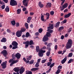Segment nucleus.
<instances>
[{
    "label": "nucleus",
    "mask_w": 74,
    "mask_h": 74,
    "mask_svg": "<svg viewBox=\"0 0 74 74\" xmlns=\"http://www.w3.org/2000/svg\"><path fill=\"white\" fill-rule=\"evenodd\" d=\"M72 42L71 39H70L68 40L67 43L66 45V49H69L71 47Z\"/></svg>",
    "instance_id": "f257e3e1"
},
{
    "label": "nucleus",
    "mask_w": 74,
    "mask_h": 74,
    "mask_svg": "<svg viewBox=\"0 0 74 74\" xmlns=\"http://www.w3.org/2000/svg\"><path fill=\"white\" fill-rule=\"evenodd\" d=\"M51 36V34L49 32H47L46 35H45L43 38V41L44 42L48 41V37Z\"/></svg>",
    "instance_id": "f03ea898"
},
{
    "label": "nucleus",
    "mask_w": 74,
    "mask_h": 74,
    "mask_svg": "<svg viewBox=\"0 0 74 74\" xmlns=\"http://www.w3.org/2000/svg\"><path fill=\"white\" fill-rule=\"evenodd\" d=\"M18 60L13 61V59H12L10 60L9 61V62L11 63V62H12L10 64V66L11 67L12 66V65H13L14 64H15V63H17V62H18Z\"/></svg>",
    "instance_id": "7ed1b4c3"
},
{
    "label": "nucleus",
    "mask_w": 74,
    "mask_h": 74,
    "mask_svg": "<svg viewBox=\"0 0 74 74\" xmlns=\"http://www.w3.org/2000/svg\"><path fill=\"white\" fill-rule=\"evenodd\" d=\"M46 52L45 50H41L39 51V56L40 57H42L43 55H44V53H45Z\"/></svg>",
    "instance_id": "20e7f679"
},
{
    "label": "nucleus",
    "mask_w": 74,
    "mask_h": 74,
    "mask_svg": "<svg viewBox=\"0 0 74 74\" xmlns=\"http://www.w3.org/2000/svg\"><path fill=\"white\" fill-rule=\"evenodd\" d=\"M10 4V5L12 6L16 5L17 4L16 1L14 0H11Z\"/></svg>",
    "instance_id": "39448f33"
},
{
    "label": "nucleus",
    "mask_w": 74,
    "mask_h": 74,
    "mask_svg": "<svg viewBox=\"0 0 74 74\" xmlns=\"http://www.w3.org/2000/svg\"><path fill=\"white\" fill-rule=\"evenodd\" d=\"M22 32L21 31H18L16 32V34L17 37H20L22 36Z\"/></svg>",
    "instance_id": "423d86ee"
},
{
    "label": "nucleus",
    "mask_w": 74,
    "mask_h": 74,
    "mask_svg": "<svg viewBox=\"0 0 74 74\" xmlns=\"http://www.w3.org/2000/svg\"><path fill=\"white\" fill-rule=\"evenodd\" d=\"M7 62L5 61V62H3L2 64H1V65L3 69H5L7 67Z\"/></svg>",
    "instance_id": "0eeeda50"
},
{
    "label": "nucleus",
    "mask_w": 74,
    "mask_h": 74,
    "mask_svg": "<svg viewBox=\"0 0 74 74\" xmlns=\"http://www.w3.org/2000/svg\"><path fill=\"white\" fill-rule=\"evenodd\" d=\"M28 1H29V0H23V4L25 7L27 6V3H28Z\"/></svg>",
    "instance_id": "6e6552de"
},
{
    "label": "nucleus",
    "mask_w": 74,
    "mask_h": 74,
    "mask_svg": "<svg viewBox=\"0 0 74 74\" xmlns=\"http://www.w3.org/2000/svg\"><path fill=\"white\" fill-rule=\"evenodd\" d=\"M1 53L3 54L5 57V56H7V55L8 53L7 51L5 50H4L2 51H1Z\"/></svg>",
    "instance_id": "1a4fd4ad"
},
{
    "label": "nucleus",
    "mask_w": 74,
    "mask_h": 74,
    "mask_svg": "<svg viewBox=\"0 0 74 74\" xmlns=\"http://www.w3.org/2000/svg\"><path fill=\"white\" fill-rule=\"evenodd\" d=\"M23 44H25V48H27V47H28V46H29V41L28 40L26 42H23Z\"/></svg>",
    "instance_id": "9d476101"
},
{
    "label": "nucleus",
    "mask_w": 74,
    "mask_h": 74,
    "mask_svg": "<svg viewBox=\"0 0 74 74\" xmlns=\"http://www.w3.org/2000/svg\"><path fill=\"white\" fill-rule=\"evenodd\" d=\"M25 71V68L23 67L21 68V69L20 70L19 73L20 74H23V72Z\"/></svg>",
    "instance_id": "9b49d317"
},
{
    "label": "nucleus",
    "mask_w": 74,
    "mask_h": 74,
    "mask_svg": "<svg viewBox=\"0 0 74 74\" xmlns=\"http://www.w3.org/2000/svg\"><path fill=\"white\" fill-rule=\"evenodd\" d=\"M21 55L20 53H18L16 54L15 56H16L18 59H20V58H21Z\"/></svg>",
    "instance_id": "f8f14e48"
},
{
    "label": "nucleus",
    "mask_w": 74,
    "mask_h": 74,
    "mask_svg": "<svg viewBox=\"0 0 74 74\" xmlns=\"http://www.w3.org/2000/svg\"><path fill=\"white\" fill-rule=\"evenodd\" d=\"M12 45L13 46H18V43L15 41H13L12 42Z\"/></svg>",
    "instance_id": "ddd939ff"
},
{
    "label": "nucleus",
    "mask_w": 74,
    "mask_h": 74,
    "mask_svg": "<svg viewBox=\"0 0 74 74\" xmlns=\"http://www.w3.org/2000/svg\"><path fill=\"white\" fill-rule=\"evenodd\" d=\"M32 17L31 16H29L27 18V23H30V21L32 20Z\"/></svg>",
    "instance_id": "4468645a"
},
{
    "label": "nucleus",
    "mask_w": 74,
    "mask_h": 74,
    "mask_svg": "<svg viewBox=\"0 0 74 74\" xmlns=\"http://www.w3.org/2000/svg\"><path fill=\"white\" fill-rule=\"evenodd\" d=\"M67 60V57H65V58L61 61L62 64L66 62V61Z\"/></svg>",
    "instance_id": "2eb2a0df"
},
{
    "label": "nucleus",
    "mask_w": 74,
    "mask_h": 74,
    "mask_svg": "<svg viewBox=\"0 0 74 74\" xmlns=\"http://www.w3.org/2000/svg\"><path fill=\"white\" fill-rule=\"evenodd\" d=\"M71 13H68V14L64 16V18H69L70 15L71 14Z\"/></svg>",
    "instance_id": "dca6fc26"
},
{
    "label": "nucleus",
    "mask_w": 74,
    "mask_h": 74,
    "mask_svg": "<svg viewBox=\"0 0 74 74\" xmlns=\"http://www.w3.org/2000/svg\"><path fill=\"white\" fill-rule=\"evenodd\" d=\"M38 5L39 7L40 8H42L43 7H44V5L43 4H42V3L41 2H39L38 3Z\"/></svg>",
    "instance_id": "f3484780"
},
{
    "label": "nucleus",
    "mask_w": 74,
    "mask_h": 74,
    "mask_svg": "<svg viewBox=\"0 0 74 74\" xmlns=\"http://www.w3.org/2000/svg\"><path fill=\"white\" fill-rule=\"evenodd\" d=\"M14 71H15V72H19V67H17L15 68L14 69Z\"/></svg>",
    "instance_id": "a211bd4d"
},
{
    "label": "nucleus",
    "mask_w": 74,
    "mask_h": 74,
    "mask_svg": "<svg viewBox=\"0 0 74 74\" xmlns=\"http://www.w3.org/2000/svg\"><path fill=\"white\" fill-rule=\"evenodd\" d=\"M49 25L51 26L47 27V29H53V24H49Z\"/></svg>",
    "instance_id": "6ab92c4d"
},
{
    "label": "nucleus",
    "mask_w": 74,
    "mask_h": 74,
    "mask_svg": "<svg viewBox=\"0 0 74 74\" xmlns=\"http://www.w3.org/2000/svg\"><path fill=\"white\" fill-rule=\"evenodd\" d=\"M7 41V40L5 38H2V39L1 40V42H6V41Z\"/></svg>",
    "instance_id": "aec40b11"
},
{
    "label": "nucleus",
    "mask_w": 74,
    "mask_h": 74,
    "mask_svg": "<svg viewBox=\"0 0 74 74\" xmlns=\"http://www.w3.org/2000/svg\"><path fill=\"white\" fill-rule=\"evenodd\" d=\"M38 68H34L31 69V71H36V70H38Z\"/></svg>",
    "instance_id": "412c9836"
},
{
    "label": "nucleus",
    "mask_w": 74,
    "mask_h": 74,
    "mask_svg": "<svg viewBox=\"0 0 74 74\" xmlns=\"http://www.w3.org/2000/svg\"><path fill=\"white\" fill-rule=\"evenodd\" d=\"M67 6H68V3H66L63 5L62 7L64 8H66L67 7Z\"/></svg>",
    "instance_id": "4be33fe9"
},
{
    "label": "nucleus",
    "mask_w": 74,
    "mask_h": 74,
    "mask_svg": "<svg viewBox=\"0 0 74 74\" xmlns=\"http://www.w3.org/2000/svg\"><path fill=\"white\" fill-rule=\"evenodd\" d=\"M32 55L30 56L29 57L27 56L26 59L28 60H31V59H32Z\"/></svg>",
    "instance_id": "5701e85b"
},
{
    "label": "nucleus",
    "mask_w": 74,
    "mask_h": 74,
    "mask_svg": "<svg viewBox=\"0 0 74 74\" xmlns=\"http://www.w3.org/2000/svg\"><path fill=\"white\" fill-rule=\"evenodd\" d=\"M36 50L37 52H38L40 51V47L39 46H37L36 47Z\"/></svg>",
    "instance_id": "b1692460"
},
{
    "label": "nucleus",
    "mask_w": 74,
    "mask_h": 74,
    "mask_svg": "<svg viewBox=\"0 0 74 74\" xmlns=\"http://www.w3.org/2000/svg\"><path fill=\"white\" fill-rule=\"evenodd\" d=\"M46 7H51V3H47V5H46Z\"/></svg>",
    "instance_id": "393cba45"
},
{
    "label": "nucleus",
    "mask_w": 74,
    "mask_h": 74,
    "mask_svg": "<svg viewBox=\"0 0 74 74\" xmlns=\"http://www.w3.org/2000/svg\"><path fill=\"white\" fill-rule=\"evenodd\" d=\"M34 43H33V41L32 40H31L29 42V45H34Z\"/></svg>",
    "instance_id": "a878e982"
},
{
    "label": "nucleus",
    "mask_w": 74,
    "mask_h": 74,
    "mask_svg": "<svg viewBox=\"0 0 74 74\" xmlns=\"http://www.w3.org/2000/svg\"><path fill=\"white\" fill-rule=\"evenodd\" d=\"M60 22H58L56 23V25H55V27H58L59 26V25H60Z\"/></svg>",
    "instance_id": "bb28decb"
},
{
    "label": "nucleus",
    "mask_w": 74,
    "mask_h": 74,
    "mask_svg": "<svg viewBox=\"0 0 74 74\" xmlns=\"http://www.w3.org/2000/svg\"><path fill=\"white\" fill-rule=\"evenodd\" d=\"M17 14H19L21 12V10L19 9H18L17 10Z\"/></svg>",
    "instance_id": "cd10ccee"
},
{
    "label": "nucleus",
    "mask_w": 74,
    "mask_h": 74,
    "mask_svg": "<svg viewBox=\"0 0 74 74\" xmlns=\"http://www.w3.org/2000/svg\"><path fill=\"white\" fill-rule=\"evenodd\" d=\"M46 15L47 19H49V13H47L46 14Z\"/></svg>",
    "instance_id": "c85d7f7f"
},
{
    "label": "nucleus",
    "mask_w": 74,
    "mask_h": 74,
    "mask_svg": "<svg viewBox=\"0 0 74 74\" xmlns=\"http://www.w3.org/2000/svg\"><path fill=\"white\" fill-rule=\"evenodd\" d=\"M5 10L7 12H9L10 11V8L8 6L6 7V8H5Z\"/></svg>",
    "instance_id": "c756f323"
},
{
    "label": "nucleus",
    "mask_w": 74,
    "mask_h": 74,
    "mask_svg": "<svg viewBox=\"0 0 74 74\" xmlns=\"http://www.w3.org/2000/svg\"><path fill=\"white\" fill-rule=\"evenodd\" d=\"M11 23L12 25L14 26L15 25V21H12L11 22Z\"/></svg>",
    "instance_id": "7c9ffc66"
},
{
    "label": "nucleus",
    "mask_w": 74,
    "mask_h": 74,
    "mask_svg": "<svg viewBox=\"0 0 74 74\" xmlns=\"http://www.w3.org/2000/svg\"><path fill=\"white\" fill-rule=\"evenodd\" d=\"M29 36H30V34H29V33L27 32L26 34L25 37H26V38H27V37H29Z\"/></svg>",
    "instance_id": "2f4dec72"
},
{
    "label": "nucleus",
    "mask_w": 74,
    "mask_h": 74,
    "mask_svg": "<svg viewBox=\"0 0 74 74\" xmlns=\"http://www.w3.org/2000/svg\"><path fill=\"white\" fill-rule=\"evenodd\" d=\"M41 15H41V19L42 21H44V15H42V14Z\"/></svg>",
    "instance_id": "473e14b6"
},
{
    "label": "nucleus",
    "mask_w": 74,
    "mask_h": 74,
    "mask_svg": "<svg viewBox=\"0 0 74 74\" xmlns=\"http://www.w3.org/2000/svg\"><path fill=\"white\" fill-rule=\"evenodd\" d=\"M26 74H32V72L31 71H27L26 72Z\"/></svg>",
    "instance_id": "72a5a7b5"
},
{
    "label": "nucleus",
    "mask_w": 74,
    "mask_h": 74,
    "mask_svg": "<svg viewBox=\"0 0 74 74\" xmlns=\"http://www.w3.org/2000/svg\"><path fill=\"white\" fill-rule=\"evenodd\" d=\"M60 72V69H58L57 71L56 72V74H59Z\"/></svg>",
    "instance_id": "f704fd0d"
},
{
    "label": "nucleus",
    "mask_w": 74,
    "mask_h": 74,
    "mask_svg": "<svg viewBox=\"0 0 74 74\" xmlns=\"http://www.w3.org/2000/svg\"><path fill=\"white\" fill-rule=\"evenodd\" d=\"M72 56H73V53H69L68 56V58H70V57H72Z\"/></svg>",
    "instance_id": "c9c22d12"
},
{
    "label": "nucleus",
    "mask_w": 74,
    "mask_h": 74,
    "mask_svg": "<svg viewBox=\"0 0 74 74\" xmlns=\"http://www.w3.org/2000/svg\"><path fill=\"white\" fill-rule=\"evenodd\" d=\"M22 32H25L26 31V29L25 28H23L21 29V31Z\"/></svg>",
    "instance_id": "e433bc0d"
},
{
    "label": "nucleus",
    "mask_w": 74,
    "mask_h": 74,
    "mask_svg": "<svg viewBox=\"0 0 74 74\" xmlns=\"http://www.w3.org/2000/svg\"><path fill=\"white\" fill-rule=\"evenodd\" d=\"M25 26L26 27V29H27L29 28V25H28V24L27 23H25Z\"/></svg>",
    "instance_id": "4c0bfd02"
},
{
    "label": "nucleus",
    "mask_w": 74,
    "mask_h": 74,
    "mask_svg": "<svg viewBox=\"0 0 74 74\" xmlns=\"http://www.w3.org/2000/svg\"><path fill=\"white\" fill-rule=\"evenodd\" d=\"M47 31V32H49L50 33H52V32H53V30H51L50 29H48Z\"/></svg>",
    "instance_id": "58836bf2"
},
{
    "label": "nucleus",
    "mask_w": 74,
    "mask_h": 74,
    "mask_svg": "<svg viewBox=\"0 0 74 74\" xmlns=\"http://www.w3.org/2000/svg\"><path fill=\"white\" fill-rule=\"evenodd\" d=\"M46 61H47V60L46 59L42 60L41 61V63H44Z\"/></svg>",
    "instance_id": "ea45409f"
},
{
    "label": "nucleus",
    "mask_w": 74,
    "mask_h": 74,
    "mask_svg": "<svg viewBox=\"0 0 74 74\" xmlns=\"http://www.w3.org/2000/svg\"><path fill=\"white\" fill-rule=\"evenodd\" d=\"M38 32L40 33H42V28H40L38 30Z\"/></svg>",
    "instance_id": "a19ab883"
},
{
    "label": "nucleus",
    "mask_w": 74,
    "mask_h": 74,
    "mask_svg": "<svg viewBox=\"0 0 74 74\" xmlns=\"http://www.w3.org/2000/svg\"><path fill=\"white\" fill-rule=\"evenodd\" d=\"M73 59H71L68 62V63L69 64L71 63V62H73Z\"/></svg>",
    "instance_id": "79ce46f5"
},
{
    "label": "nucleus",
    "mask_w": 74,
    "mask_h": 74,
    "mask_svg": "<svg viewBox=\"0 0 74 74\" xmlns=\"http://www.w3.org/2000/svg\"><path fill=\"white\" fill-rule=\"evenodd\" d=\"M64 29V27L63 26H61L59 28V30H63Z\"/></svg>",
    "instance_id": "37998d69"
},
{
    "label": "nucleus",
    "mask_w": 74,
    "mask_h": 74,
    "mask_svg": "<svg viewBox=\"0 0 74 74\" xmlns=\"http://www.w3.org/2000/svg\"><path fill=\"white\" fill-rule=\"evenodd\" d=\"M71 29H72L71 27L67 31L68 33H70V32H71Z\"/></svg>",
    "instance_id": "c03bdc74"
},
{
    "label": "nucleus",
    "mask_w": 74,
    "mask_h": 74,
    "mask_svg": "<svg viewBox=\"0 0 74 74\" xmlns=\"http://www.w3.org/2000/svg\"><path fill=\"white\" fill-rule=\"evenodd\" d=\"M18 48V47L17 46H13L12 47V49H16Z\"/></svg>",
    "instance_id": "a18cd8bd"
},
{
    "label": "nucleus",
    "mask_w": 74,
    "mask_h": 74,
    "mask_svg": "<svg viewBox=\"0 0 74 74\" xmlns=\"http://www.w3.org/2000/svg\"><path fill=\"white\" fill-rule=\"evenodd\" d=\"M66 22H67V20H66V19H65V20H64V21H62V23H66Z\"/></svg>",
    "instance_id": "49530a36"
},
{
    "label": "nucleus",
    "mask_w": 74,
    "mask_h": 74,
    "mask_svg": "<svg viewBox=\"0 0 74 74\" xmlns=\"http://www.w3.org/2000/svg\"><path fill=\"white\" fill-rule=\"evenodd\" d=\"M39 64H38V63H36V65H35V66L36 67H39Z\"/></svg>",
    "instance_id": "de8ad7c7"
},
{
    "label": "nucleus",
    "mask_w": 74,
    "mask_h": 74,
    "mask_svg": "<svg viewBox=\"0 0 74 74\" xmlns=\"http://www.w3.org/2000/svg\"><path fill=\"white\" fill-rule=\"evenodd\" d=\"M46 55H47V56H49V55H50V52H47L46 53Z\"/></svg>",
    "instance_id": "09e8293b"
},
{
    "label": "nucleus",
    "mask_w": 74,
    "mask_h": 74,
    "mask_svg": "<svg viewBox=\"0 0 74 74\" xmlns=\"http://www.w3.org/2000/svg\"><path fill=\"white\" fill-rule=\"evenodd\" d=\"M51 68L49 69V70L46 72V73H47V74H48V73L51 71Z\"/></svg>",
    "instance_id": "8fccbe9b"
},
{
    "label": "nucleus",
    "mask_w": 74,
    "mask_h": 74,
    "mask_svg": "<svg viewBox=\"0 0 74 74\" xmlns=\"http://www.w3.org/2000/svg\"><path fill=\"white\" fill-rule=\"evenodd\" d=\"M50 14L51 15H53V14H54V12L53 11H52L50 12Z\"/></svg>",
    "instance_id": "3c124183"
},
{
    "label": "nucleus",
    "mask_w": 74,
    "mask_h": 74,
    "mask_svg": "<svg viewBox=\"0 0 74 74\" xmlns=\"http://www.w3.org/2000/svg\"><path fill=\"white\" fill-rule=\"evenodd\" d=\"M40 60H41V59L40 58L38 59V60L37 62V63H38V64L40 63Z\"/></svg>",
    "instance_id": "603ef678"
},
{
    "label": "nucleus",
    "mask_w": 74,
    "mask_h": 74,
    "mask_svg": "<svg viewBox=\"0 0 74 74\" xmlns=\"http://www.w3.org/2000/svg\"><path fill=\"white\" fill-rule=\"evenodd\" d=\"M54 64H55V63H52V64H51V66H50V67H51V68H52V67H53V66H54Z\"/></svg>",
    "instance_id": "864d4df0"
},
{
    "label": "nucleus",
    "mask_w": 74,
    "mask_h": 74,
    "mask_svg": "<svg viewBox=\"0 0 74 74\" xmlns=\"http://www.w3.org/2000/svg\"><path fill=\"white\" fill-rule=\"evenodd\" d=\"M16 27H19V23H17L16 24Z\"/></svg>",
    "instance_id": "5fc2aeb1"
},
{
    "label": "nucleus",
    "mask_w": 74,
    "mask_h": 74,
    "mask_svg": "<svg viewBox=\"0 0 74 74\" xmlns=\"http://www.w3.org/2000/svg\"><path fill=\"white\" fill-rule=\"evenodd\" d=\"M34 62V60H32L30 62V64H33Z\"/></svg>",
    "instance_id": "6e6d98bb"
},
{
    "label": "nucleus",
    "mask_w": 74,
    "mask_h": 74,
    "mask_svg": "<svg viewBox=\"0 0 74 74\" xmlns=\"http://www.w3.org/2000/svg\"><path fill=\"white\" fill-rule=\"evenodd\" d=\"M62 66L61 65H59L58 67V69H62Z\"/></svg>",
    "instance_id": "4d7b16f0"
},
{
    "label": "nucleus",
    "mask_w": 74,
    "mask_h": 74,
    "mask_svg": "<svg viewBox=\"0 0 74 74\" xmlns=\"http://www.w3.org/2000/svg\"><path fill=\"white\" fill-rule=\"evenodd\" d=\"M61 1H62V2L61 3V5H63V3H64V1H65V0H60Z\"/></svg>",
    "instance_id": "13d9d810"
},
{
    "label": "nucleus",
    "mask_w": 74,
    "mask_h": 74,
    "mask_svg": "<svg viewBox=\"0 0 74 74\" xmlns=\"http://www.w3.org/2000/svg\"><path fill=\"white\" fill-rule=\"evenodd\" d=\"M1 7L2 10L4 9V8H5V5H2Z\"/></svg>",
    "instance_id": "bf43d9fd"
},
{
    "label": "nucleus",
    "mask_w": 74,
    "mask_h": 74,
    "mask_svg": "<svg viewBox=\"0 0 74 74\" xmlns=\"http://www.w3.org/2000/svg\"><path fill=\"white\" fill-rule=\"evenodd\" d=\"M52 43H49L47 45V47H50V46H51V45H52Z\"/></svg>",
    "instance_id": "052dcab7"
},
{
    "label": "nucleus",
    "mask_w": 74,
    "mask_h": 74,
    "mask_svg": "<svg viewBox=\"0 0 74 74\" xmlns=\"http://www.w3.org/2000/svg\"><path fill=\"white\" fill-rule=\"evenodd\" d=\"M27 10V9L26 8H23V10L24 12L25 11H26Z\"/></svg>",
    "instance_id": "680f3d73"
},
{
    "label": "nucleus",
    "mask_w": 74,
    "mask_h": 74,
    "mask_svg": "<svg viewBox=\"0 0 74 74\" xmlns=\"http://www.w3.org/2000/svg\"><path fill=\"white\" fill-rule=\"evenodd\" d=\"M51 63H52V62H49L47 64V66H49L51 64Z\"/></svg>",
    "instance_id": "e2e57ef3"
},
{
    "label": "nucleus",
    "mask_w": 74,
    "mask_h": 74,
    "mask_svg": "<svg viewBox=\"0 0 74 74\" xmlns=\"http://www.w3.org/2000/svg\"><path fill=\"white\" fill-rule=\"evenodd\" d=\"M34 14V13H33V12H30L29 14L30 15L32 16V15H33Z\"/></svg>",
    "instance_id": "0e129e2a"
},
{
    "label": "nucleus",
    "mask_w": 74,
    "mask_h": 74,
    "mask_svg": "<svg viewBox=\"0 0 74 74\" xmlns=\"http://www.w3.org/2000/svg\"><path fill=\"white\" fill-rule=\"evenodd\" d=\"M0 3L2 5H3L4 4V2L1 1V0H0Z\"/></svg>",
    "instance_id": "69168bd1"
},
{
    "label": "nucleus",
    "mask_w": 74,
    "mask_h": 74,
    "mask_svg": "<svg viewBox=\"0 0 74 74\" xmlns=\"http://www.w3.org/2000/svg\"><path fill=\"white\" fill-rule=\"evenodd\" d=\"M42 49H44V50H45V49H47V48L45 46H44L42 48Z\"/></svg>",
    "instance_id": "338daca9"
},
{
    "label": "nucleus",
    "mask_w": 74,
    "mask_h": 74,
    "mask_svg": "<svg viewBox=\"0 0 74 74\" xmlns=\"http://www.w3.org/2000/svg\"><path fill=\"white\" fill-rule=\"evenodd\" d=\"M69 36V35H68V34H66L64 36L65 37H67Z\"/></svg>",
    "instance_id": "774afa93"
}]
</instances>
